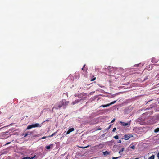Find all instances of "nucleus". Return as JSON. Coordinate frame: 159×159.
<instances>
[{
  "label": "nucleus",
  "instance_id": "nucleus-1",
  "mask_svg": "<svg viewBox=\"0 0 159 159\" xmlns=\"http://www.w3.org/2000/svg\"><path fill=\"white\" fill-rule=\"evenodd\" d=\"M40 127L41 126L39 123H36L35 124L29 125L26 128V130H29L33 128Z\"/></svg>",
  "mask_w": 159,
  "mask_h": 159
},
{
  "label": "nucleus",
  "instance_id": "nucleus-2",
  "mask_svg": "<svg viewBox=\"0 0 159 159\" xmlns=\"http://www.w3.org/2000/svg\"><path fill=\"white\" fill-rule=\"evenodd\" d=\"M57 106H55V109L56 110L61 108L63 106V102L62 101L57 102L56 104Z\"/></svg>",
  "mask_w": 159,
  "mask_h": 159
},
{
  "label": "nucleus",
  "instance_id": "nucleus-3",
  "mask_svg": "<svg viewBox=\"0 0 159 159\" xmlns=\"http://www.w3.org/2000/svg\"><path fill=\"white\" fill-rule=\"evenodd\" d=\"M133 136L132 135L126 134H125L124 136V138H122V139H125V140H128L130 137H132Z\"/></svg>",
  "mask_w": 159,
  "mask_h": 159
},
{
  "label": "nucleus",
  "instance_id": "nucleus-4",
  "mask_svg": "<svg viewBox=\"0 0 159 159\" xmlns=\"http://www.w3.org/2000/svg\"><path fill=\"white\" fill-rule=\"evenodd\" d=\"M120 124L121 125L123 126H129L130 125V122H129V123H125L121 121H120L119 122Z\"/></svg>",
  "mask_w": 159,
  "mask_h": 159
},
{
  "label": "nucleus",
  "instance_id": "nucleus-5",
  "mask_svg": "<svg viewBox=\"0 0 159 159\" xmlns=\"http://www.w3.org/2000/svg\"><path fill=\"white\" fill-rule=\"evenodd\" d=\"M62 102H63V106H66L68 105L69 102L68 101L66 100L65 99H62Z\"/></svg>",
  "mask_w": 159,
  "mask_h": 159
},
{
  "label": "nucleus",
  "instance_id": "nucleus-6",
  "mask_svg": "<svg viewBox=\"0 0 159 159\" xmlns=\"http://www.w3.org/2000/svg\"><path fill=\"white\" fill-rule=\"evenodd\" d=\"M74 129L73 128H70L68 130V131H67V132H66V135L68 134L70 132L74 131Z\"/></svg>",
  "mask_w": 159,
  "mask_h": 159
},
{
  "label": "nucleus",
  "instance_id": "nucleus-7",
  "mask_svg": "<svg viewBox=\"0 0 159 159\" xmlns=\"http://www.w3.org/2000/svg\"><path fill=\"white\" fill-rule=\"evenodd\" d=\"M103 145H104L100 143L98 145H96L95 146H94V147L96 148H99L100 146H101V148H102L103 147Z\"/></svg>",
  "mask_w": 159,
  "mask_h": 159
},
{
  "label": "nucleus",
  "instance_id": "nucleus-8",
  "mask_svg": "<svg viewBox=\"0 0 159 159\" xmlns=\"http://www.w3.org/2000/svg\"><path fill=\"white\" fill-rule=\"evenodd\" d=\"M103 155L105 156H106L107 155H109V154H110V153L109 152H107V151L104 152H103Z\"/></svg>",
  "mask_w": 159,
  "mask_h": 159
},
{
  "label": "nucleus",
  "instance_id": "nucleus-9",
  "mask_svg": "<svg viewBox=\"0 0 159 159\" xmlns=\"http://www.w3.org/2000/svg\"><path fill=\"white\" fill-rule=\"evenodd\" d=\"M86 65L84 64L83 66V68H82V70H83L84 71L86 72L87 71V69L86 68L85 69H84V68H85V66Z\"/></svg>",
  "mask_w": 159,
  "mask_h": 159
},
{
  "label": "nucleus",
  "instance_id": "nucleus-10",
  "mask_svg": "<svg viewBox=\"0 0 159 159\" xmlns=\"http://www.w3.org/2000/svg\"><path fill=\"white\" fill-rule=\"evenodd\" d=\"M80 100L78 99L75 100L74 102H72L73 104H75L79 102Z\"/></svg>",
  "mask_w": 159,
  "mask_h": 159
},
{
  "label": "nucleus",
  "instance_id": "nucleus-11",
  "mask_svg": "<svg viewBox=\"0 0 159 159\" xmlns=\"http://www.w3.org/2000/svg\"><path fill=\"white\" fill-rule=\"evenodd\" d=\"M110 105L109 104H107V105H102L101 106V107H109Z\"/></svg>",
  "mask_w": 159,
  "mask_h": 159
},
{
  "label": "nucleus",
  "instance_id": "nucleus-12",
  "mask_svg": "<svg viewBox=\"0 0 159 159\" xmlns=\"http://www.w3.org/2000/svg\"><path fill=\"white\" fill-rule=\"evenodd\" d=\"M129 147L130 148H131L134 150L135 148V146L133 145H132V144H131L130 145Z\"/></svg>",
  "mask_w": 159,
  "mask_h": 159
},
{
  "label": "nucleus",
  "instance_id": "nucleus-13",
  "mask_svg": "<svg viewBox=\"0 0 159 159\" xmlns=\"http://www.w3.org/2000/svg\"><path fill=\"white\" fill-rule=\"evenodd\" d=\"M154 132L155 133H157L159 131V128H157L154 131Z\"/></svg>",
  "mask_w": 159,
  "mask_h": 159
},
{
  "label": "nucleus",
  "instance_id": "nucleus-14",
  "mask_svg": "<svg viewBox=\"0 0 159 159\" xmlns=\"http://www.w3.org/2000/svg\"><path fill=\"white\" fill-rule=\"evenodd\" d=\"M155 156L154 155H152L150 157H149L148 159H154Z\"/></svg>",
  "mask_w": 159,
  "mask_h": 159
},
{
  "label": "nucleus",
  "instance_id": "nucleus-15",
  "mask_svg": "<svg viewBox=\"0 0 159 159\" xmlns=\"http://www.w3.org/2000/svg\"><path fill=\"white\" fill-rule=\"evenodd\" d=\"M57 133V131H56V132L53 133L51 135L49 136L48 137H51L55 135Z\"/></svg>",
  "mask_w": 159,
  "mask_h": 159
},
{
  "label": "nucleus",
  "instance_id": "nucleus-16",
  "mask_svg": "<svg viewBox=\"0 0 159 159\" xmlns=\"http://www.w3.org/2000/svg\"><path fill=\"white\" fill-rule=\"evenodd\" d=\"M52 145H49V146H46V148L47 149H49L50 148H51V147L50 146H52Z\"/></svg>",
  "mask_w": 159,
  "mask_h": 159
},
{
  "label": "nucleus",
  "instance_id": "nucleus-17",
  "mask_svg": "<svg viewBox=\"0 0 159 159\" xmlns=\"http://www.w3.org/2000/svg\"><path fill=\"white\" fill-rule=\"evenodd\" d=\"M116 102V101H115L113 102H112L111 103H110L109 104L110 105L114 104Z\"/></svg>",
  "mask_w": 159,
  "mask_h": 159
},
{
  "label": "nucleus",
  "instance_id": "nucleus-18",
  "mask_svg": "<svg viewBox=\"0 0 159 159\" xmlns=\"http://www.w3.org/2000/svg\"><path fill=\"white\" fill-rule=\"evenodd\" d=\"M114 138L116 139H118L119 137L117 135H116L114 137Z\"/></svg>",
  "mask_w": 159,
  "mask_h": 159
},
{
  "label": "nucleus",
  "instance_id": "nucleus-19",
  "mask_svg": "<svg viewBox=\"0 0 159 159\" xmlns=\"http://www.w3.org/2000/svg\"><path fill=\"white\" fill-rule=\"evenodd\" d=\"M35 157H36V155H34L33 157H29V159H33Z\"/></svg>",
  "mask_w": 159,
  "mask_h": 159
},
{
  "label": "nucleus",
  "instance_id": "nucleus-20",
  "mask_svg": "<svg viewBox=\"0 0 159 159\" xmlns=\"http://www.w3.org/2000/svg\"><path fill=\"white\" fill-rule=\"evenodd\" d=\"M29 157H25L23 158H22L21 159H29Z\"/></svg>",
  "mask_w": 159,
  "mask_h": 159
},
{
  "label": "nucleus",
  "instance_id": "nucleus-21",
  "mask_svg": "<svg viewBox=\"0 0 159 159\" xmlns=\"http://www.w3.org/2000/svg\"><path fill=\"white\" fill-rule=\"evenodd\" d=\"M140 64L139 63V64H135L134 65V67H138L139 66Z\"/></svg>",
  "mask_w": 159,
  "mask_h": 159
},
{
  "label": "nucleus",
  "instance_id": "nucleus-22",
  "mask_svg": "<svg viewBox=\"0 0 159 159\" xmlns=\"http://www.w3.org/2000/svg\"><path fill=\"white\" fill-rule=\"evenodd\" d=\"M111 125H109V127L107 129V130H109L110 128L111 127Z\"/></svg>",
  "mask_w": 159,
  "mask_h": 159
},
{
  "label": "nucleus",
  "instance_id": "nucleus-23",
  "mask_svg": "<svg viewBox=\"0 0 159 159\" xmlns=\"http://www.w3.org/2000/svg\"><path fill=\"white\" fill-rule=\"evenodd\" d=\"M124 148H122V149H121V150H120L121 152H123L124 150Z\"/></svg>",
  "mask_w": 159,
  "mask_h": 159
},
{
  "label": "nucleus",
  "instance_id": "nucleus-24",
  "mask_svg": "<svg viewBox=\"0 0 159 159\" xmlns=\"http://www.w3.org/2000/svg\"><path fill=\"white\" fill-rule=\"evenodd\" d=\"M96 79V77H94L93 79H91V81H93L94 80Z\"/></svg>",
  "mask_w": 159,
  "mask_h": 159
},
{
  "label": "nucleus",
  "instance_id": "nucleus-25",
  "mask_svg": "<svg viewBox=\"0 0 159 159\" xmlns=\"http://www.w3.org/2000/svg\"><path fill=\"white\" fill-rule=\"evenodd\" d=\"M24 136V137H26L28 135V134L27 133H25L23 135Z\"/></svg>",
  "mask_w": 159,
  "mask_h": 159
},
{
  "label": "nucleus",
  "instance_id": "nucleus-26",
  "mask_svg": "<svg viewBox=\"0 0 159 159\" xmlns=\"http://www.w3.org/2000/svg\"><path fill=\"white\" fill-rule=\"evenodd\" d=\"M115 118H114L111 121V123H113V122H114L115 121Z\"/></svg>",
  "mask_w": 159,
  "mask_h": 159
},
{
  "label": "nucleus",
  "instance_id": "nucleus-27",
  "mask_svg": "<svg viewBox=\"0 0 159 159\" xmlns=\"http://www.w3.org/2000/svg\"><path fill=\"white\" fill-rule=\"evenodd\" d=\"M116 130V128H114L113 129V132H115Z\"/></svg>",
  "mask_w": 159,
  "mask_h": 159
},
{
  "label": "nucleus",
  "instance_id": "nucleus-28",
  "mask_svg": "<svg viewBox=\"0 0 159 159\" xmlns=\"http://www.w3.org/2000/svg\"><path fill=\"white\" fill-rule=\"evenodd\" d=\"M117 142H118V143H121V140H118V141H117Z\"/></svg>",
  "mask_w": 159,
  "mask_h": 159
},
{
  "label": "nucleus",
  "instance_id": "nucleus-29",
  "mask_svg": "<svg viewBox=\"0 0 159 159\" xmlns=\"http://www.w3.org/2000/svg\"><path fill=\"white\" fill-rule=\"evenodd\" d=\"M148 78V77L147 76H146L145 78H144V80H146Z\"/></svg>",
  "mask_w": 159,
  "mask_h": 159
},
{
  "label": "nucleus",
  "instance_id": "nucleus-30",
  "mask_svg": "<svg viewBox=\"0 0 159 159\" xmlns=\"http://www.w3.org/2000/svg\"><path fill=\"white\" fill-rule=\"evenodd\" d=\"M118 158H119V157H113L112 158V159H117Z\"/></svg>",
  "mask_w": 159,
  "mask_h": 159
},
{
  "label": "nucleus",
  "instance_id": "nucleus-31",
  "mask_svg": "<svg viewBox=\"0 0 159 159\" xmlns=\"http://www.w3.org/2000/svg\"><path fill=\"white\" fill-rule=\"evenodd\" d=\"M49 121V120H46L44 121L43 123L44 122H45L46 121H47V122H48Z\"/></svg>",
  "mask_w": 159,
  "mask_h": 159
},
{
  "label": "nucleus",
  "instance_id": "nucleus-32",
  "mask_svg": "<svg viewBox=\"0 0 159 159\" xmlns=\"http://www.w3.org/2000/svg\"><path fill=\"white\" fill-rule=\"evenodd\" d=\"M10 143H11L10 142H8L7 143H6V145H8V144H9Z\"/></svg>",
  "mask_w": 159,
  "mask_h": 159
},
{
  "label": "nucleus",
  "instance_id": "nucleus-33",
  "mask_svg": "<svg viewBox=\"0 0 159 159\" xmlns=\"http://www.w3.org/2000/svg\"><path fill=\"white\" fill-rule=\"evenodd\" d=\"M46 137V136L43 137L42 138V139H45Z\"/></svg>",
  "mask_w": 159,
  "mask_h": 159
},
{
  "label": "nucleus",
  "instance_id": "nucleus-34",
  "mask_svg": "<svg viewBox=\"0 0 159 159\" xmlns=\"http://www.w3.org/2000/svg\"><path fill=\"white\" fill-rule=\"evenodd\" d=\"M54 108H55V107H53L52 108V111L53 112V109Z\"/></svg>",
  "mask_w": 159,
  "mask_h": 159
},
{
  "label": "nucleus",
  "instance_id": "nucleus-35",
  "mask_svg": "<svg viewBox=\"0 0 159 159\" xmlns=\"http://www.w3.org/2000/svg\"><path fill=\"white\" fill-rule=\"evenodd\" d=\"M87 147V146H86V147H81V148H86Z\"/></svg>",
  "mask_w": 159,
  "mask_h": 159
},
{
  "label": "nucleus",
  "instance_id": "nucleus-36",
  "mask_svg": "<svg viewBox=\"0 0 159 159\" xmlns=\"http://www.w3.org/2000/svg\"><path fill=\"white\" fill-rule=\"evenodd\" d=\"M122 152L120 151L119 152V153H121Z\"/></svg>",
  "mask_w": 159,
  "mask_h": 159
},
{
  "label": "nucleus",
  "instance_id": "nucleus-37",
  "mask_svg": "<svg viewBox=\"0 0 159 159\" xmlns=\"http://www.w3.org/2000/svg\"><path fill=\"white\" fill-rule=\"evenodd\" d=\"M98 130H101V128L98 129Z\"/></svg>",
  "mask_w": 159,
  "mask_h": 159
},
{
  "label": "nucleus",
  "instance_id": "nucleus-38",
  "mask_svg": "<svg viewBox=\"0 0 159 159\" xmlns=\"http://www.w3.org/2000/svg\"><path fill=\"white\" fill-rule=\"evenodd\" d=\"M101 146H100L99 148H101Z\"/></svg>",
  "mask_w": 159,
  "mask_h": 159
}]
</instances>
